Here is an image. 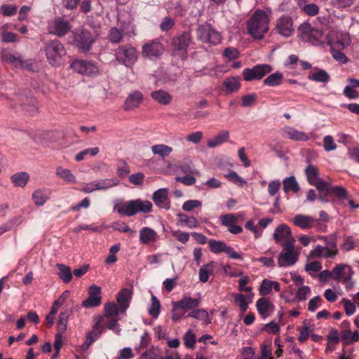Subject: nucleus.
Returning a JSON list of instances; mask_svg holds the SVG:
<instances>
[{"label": "nucleus", "mask_w": 359, "mask_h": 359, "mask_svg": "<svg viewBox=\"0 0 359 359\" xmlns=\"http://www.w3.org/2000/svg\"><path fill=\"white\" fill-rule=\"evenodd\" d=\"M156 232L149 227H143L140 231V241L143 245H147L149 243L155 242L157 239Z\"/></svg>", "instance_id": "nucleus-28"}, {"label": "nucleus", "mask_w": 359, "mask_h": 359, "mask_svg": "<svg viewBox=\"0 0 359 359\" xmlns=\"http://www.w3.org/2000/svg\"><path fill=\"white\" fill-rule=\"evenodd\" d=\"M223 85L228 93L236 92L240 88V79L238 77H229L224 81Z\"/></svg>", "instance_id": "nucleus-38"}, {"label": "nucleus", "mask_w": 359, "mask_h": 359, "mask_svg": "<svg viewBox=\"0 0 359 359\" xmlns=\"http://www.w3.org/2000/svg\"><path fill=\"white\" fill-rule=\"evenodd\" d=\"M152 203L149 201L141 199L131 200L117 208V212L123 216L132 217L139 212L150 213Z\"/></svg>", "instance_id": "nucleus-2"}, {"label": "nucleus", "mask_w": 359, "mask_h": 359, "mask_svg": "<svg viewBox=\"0 0 359 359\" xmlns=\"http://www.w3.org/2000/svg\"><path fill=\"white\" fill-rule=\"evenodd\" d=\"M160 311V302L156 297L152 295L151 297V304L149 309V313L153 318H157L159 315Z\"/></svg>", "instance_id": "nucleus-51"}, {"label": "nucleus", "mask_w": 359, "mask_h": 359, "mask_svg": "<svg viewBox=\"0 0 359 359\" xmlns=\"http://www.w3.org/2000/svg\"><path fill=\"white\" fill-rule=\"evenodd\" d=\"M151 97L161 105H168L172 100V96L164 90H157L151 93Z\"/></svg>", "instance_id": "nucleus-27"}, {"label": "nucleus", "mask_w": 359, "mask_h": 359, "mask_svg": "<svg viewBox=\"0 0 359 359\" xmlns=\"http://www.w3.org/2000/svg\"><path fill=\"white\" fill-rule=\"evenodd\" d=\"M283 76L280 72L271 74L264 80L265 85L269 86H276L282 83Z\"/></svg>", "instance_id": "nucleus-43"}, {"label": "nucleus", "mask_w": 359, "mask_h": 359, "mask_svg": "<svg viewBox=\"0 0 359 359\" xmlns=\"http://www.w3.org/2000/svg\"><path fill=\"white\" fill-rule=\"evenodd\" d=\"M154 203L160 208L169 210L170 201L168 198V190L166 188H161L156 191L152 196Z\"/></svg>", "instance_id": "nucleus-19"}, {"label": "nucleus", "mask_w": 359, "mask_h": 359, "mask_svg": "<svg viewBox=\"0 0 359 359\" xmlns=\"http://www.w3.org/2000/svg\"><path fill=\"white\" fill-rule=\"evenodd\" d=\"M229 139V132L228 130H222L217 133L214 137L209 139L207 142V145L210 148H214L226 142Z\"/></svg>", "instance_id": "nucleus-31"}, {"label": "nucleus", "mask_w": 359, "mask_h": 359, "mask_svg": "<svg viewBox=\"0 0 359 359\" xmlns=\"http://www.w3.org/2000/svg\"><path fill=\"white\" fill-rule=\"evenodd\" d=\"M311 185L315 186L316 189L319 191V192H325L326 194H330V188L329 184L322 180L320 178H318V180L311 182Z\"/></svg>", "instance_id": "nucleus-57"}, {"label": "nucleus", "mask_w": 359, "mask_h": 359, "mask_svg": "<svg viewBox=\"0 0 359 359\" xmlns=\"http://www.w3.org/2000/svg\"><path fill=\"white\" fill-rule=\"evenodd\" d=\"M99 152V148L98 147H93L87 149H84L81 151H80L79 154H77L75 156V160L78 162L81 161L84 159L85 156L87 154H90L91 156H94L97 155Z\"/></svg>", "instance_id": "nucleus-54"}, {"label": "nucleus", "mask_w": 359, "mask_h": 359, "mask_svg": "<svg viewBox=\"0 0 359 359\" xmlns=\"http://www.w3.org/2000/svg\"><path fill=\"white\" fill-rule=\"evenodd\" d=\"M93 320L94 324L92 330L89 331L86 336L84 344L86 348H89V346L100 337L105 329V326L103 325L104 316H95Z\"/></svg>", "instance_id": "nucleus-10"}, {"label": "nucleus", "mask_w": 359, "mask_h": 359, "mask_svg": "<svg viewBox=\"0 0 359 359\" xmlns=\"http://www.w3.org/2000/svg\"><path fill=\"white\" fill-rule=\"evenodd\" d=\"M72 313V310L66 309L60 312L57 322V329L60 333H64L67 330L68 318Z\"/></svg>", "instance_id": "nucleus-34"}, {"label": "nucleus", "mask_w": 359, "mask_h": 359, "mask_svg": "<svg viewBox=\"0 0 359 359\" xmlns=\"http://www.w3.org/2000/svg\"><path fill=\"white\" fill-rule=\"evenodd\" d=\"M177 216L180 222L186 224L189 228H195L199 225L198 220L194 217H188L184 213H180Z\"/></svg>", "instance_id": "nucleus-45"}, {"label": "nucleus", "mask_w": 359, "mask_h": 359, "mask_svg": "<svg viewBox=\"0 0 359 359\" xmlns=\"http://www.w3.org/2000/svg\"><path fill=\"white\" fill-rule=\"evenodd\" d=\"M210 250L215 254L226 252L229 257L233 259H242V256L236 252L231 246L226 245L223 241L211 239L208 241Z\"/></svg>", "instance_id": "nucleus-12"}, {"label": "nucleus", "mask_w": 359, "mask_h": 359, "mask_svg": "<svg viewBox=\"0 0 359 359\" xmlns=\"http://www.w3.org/2000/svg\"><path fill=\"white\" fill-rule=\"evenodd\" d=\"M294 242L295 240L292 238L283 243V250L278 258L279 267L292 266L297 262L299 253L294 251Z\"/></svg>", "instance_id": "nucleus-6"}, {"label": "nucleus", "mask_w": 359, "mask_h": 359, "mask_svg": "<svg viewBox=\"0 0 359 359\" xmlns=\"http://www.w3.org/2000/svg\"><path fill=\"white\" fill-rule=\"evenodd\" d=\"M186 317H191L198 320L204 321L206 323H210L208 313L205 309H195L194 310L191 311V312L189 313Z\"/></svg>", "instance_id": "nucleus-42"}, {"label": "nucleus", "mask_w": 359, "mask_h": 359, "mask_svg": "<svg viewBox=\"0 0 359 359\" xmlns=\"http://www.w3.org/2000/svg\"><path fill=\"white\" fill-rule=\"evenodd\" d=\"M341 338L343 343L348 345L359 341V332L355 331L352 333L350 329L343 330L341 332Z\"/></svg>", "instance_id": "nucleus-35"}, {"label": "nucleus", "mask_w": 359, "mask_h": 359, "mask_svg": "<svg viewBox=\"0 0 359 359\" xmlns=\"http://www.w3.org/2000/svg\"><path fill=\"white\" fill-rule=\"evenodd\" d=\"M142 100L143 95L140 90L133 91L126 97L123 104V109L125 111H130L136 109L142 103Z\"/></svg>", "instance_id": "nucleus-21"}, {"label": "nucleus", "mask_w": 359, "mask_h": 359, "mask_svg": "<svg viewBox=\"0 0 359 359\" xmlns=\"http://www.w3.org/2000/svg\"><path fill=\"white\" fill-rule=\"evenodd\" d=\"M283 184L285 192H287L288 191L297 192L299 190V184L294 176H290L283 180Z\"/></svg>", "instance_id": "nucleus-40"}, {"label": "nucleus", "mask_w": 359, "mask_h": 359, "mask_svg": "<svg viewBox=\"0 0 359 359\" xmlns=\"http://www.w3.org/2000/svg\"><path fill=\"white\" fill-rule=\"evenodd\" d=\"M272 71L271 65L267 64L257 65L252 68H245L243 69V76L244 80L250 81L252 80H260L266 74Z\"/></svg>", "instance_id": "nucleus-8"}, {"label": "nucleus", "mask_w": 359, "mask_h": 359, "mask_svg": "<svg viewBox=\"0 0 359 359\" xmlns=\"http://www.w3.org/2000/svg\"><path fill=\"white\" fill-rule=\"evenodd\" d=\"M351 44V39L348 37H344L342 39L336 41H330L329 45L331 49L344 50Z\"/></svg>", "instance_id": "nucleus-47"}, {"label": "nucleus", "mask_w": 359, "mask_h": 359, "mask_svg": "<svg viewBox=\"0 0 359 359\" xmlns=\"http://www.w3.org/2000/svg\"><path fill=\"white\" fill-rule=\"evenodd\" d=\"M196 39L203 43L217 45L221 41L220 33L209 23L199 25L196 29Z\"/></svg>", "instance_id": "nucleus-7"}, {"label": "nucleus", "mask_w": 359, "mask_h": 359, "mask_svg": "<svg viewBox=\"0 0 359 359\" xmlns=\"http://www.w3.org/2000/svg\"><path fill=\"white\" fill-rule=\"evenodd\" d=\"M256 307L259 313L264 318L269 316V311H273L274 309L273 304L266 297L259 299L257 301Z\"/></svg>", "instance_id": "nucleus-26"}, {"label": "nucleus", "mask_w": 359, "mask_h": 359, "mask_svg": "<svg viewBox=\"0 0 359 359\" xmlns=\"http://www.w3.org/2000/svg\"><path fill=\"white\" fill-rule=\"evenodd\" d=\"M1 11L4 16H12L17 13L18 7L15 5L3 4Z\"/></svg>", "instance_id": "nucleus-62"}, {"label": "nucleus", "mask_w": 359, "mask_h": 359, "mask_svg": "<svg viewBox=\"0 0 359 359\" xmlns=\"http://www.w3.org/2000/svg\"><path fill=\"white\" fill-rule=\"evenodd\" d=\"M75 45L81 53H87L90 50L94 39L88 30H81L75 36Z\"/></svg>", "instance_id": "nucleus-15"}, {"label": "nucleus", "mask_w": 359, "mask_h": 359, "mask_svg": "<svg viewBox=\"0 0 359 359\" xmlns=\"http://www.w3.org/2000/svg\"><path fill=\"white\" fill-rule=\"evenodd\" d=\"M95 182L97 190L107 189L117 184V182L110 179H102Z\"/></svg>", "instance_id": "nucleus-53"}, {"label": "nucleus", "mask_w": 359, "mask_h": 359, "mask_svg": "<svg viewBox=\"0 0 359 359\" xmlns=\"http://www.w3.org/2000/svg\"><path fill=\"white\" fill-rule=\"evenodd\" d=\"M20 106L28 114L33 115L38 111L36 100L31 95H20L18 97Z\"/></svg>", "instance_id": "nucleus-20"}, {"label": "nucleus", "mask_w": 359, "mask_h": 359, "mask_svg": "<svg viewBox=\"0 0 359 359\" xmlns=\"http://www.w3.org/2000/svg\"><path fill=\"white\" fill-rule=\"evenodd\" d=\"M221 224L226 226L228 231L233 234H238L242 232L241 226L236 225L237 217L233 214H226L220 217Z\"/></svg>", "instance_id": "nucleus-22"}, {"label": "nucleus", "mask_w": 359, "mask_h": 359, "mask_svg": "<svg viewBox=\"0 0 359 359\" xmlns=\"http://www.w3.org/2000/svg\"><path fill=\"white\" fill-rule=\"evenodd\" d=\"M151 152L154 155H158L161 158L169 156L172 152V148L166 144H155L151 147Z\"/></svg>", "instance_id": "nucleus-37"}, {"label": "nucleus", "mask_w": 359, "mask_h": 359, "mask_svg": "<svg viewBox=\"0 0 359 359\" xmlns=\"http://www.w3.org/2000/svg\"><path fill=\"white\" fill-rule=\"evenodd\" d=\"M278 32L286 37L290 36L294 32L292 18L288 15H283L276 22Z\"/></svg>", "instance_id": "nucleus-18"}, {"label": "nucleus", "mask_w": 359, "mask_h": 359, "mask_svg": "<svg viewBox=\"0 0 359 359\" xmlns=\"http://www.w3.org/2000/svg\"><path fill=\"white\" fill-rule=\"evenodd\" d=\"M191 36L189 32H184L180 35L173 38L172 46L177 50L187 52V48L191 42Z\"/></svg>", "instance_id": "nucleus-24"}, {"label": "nucleus", "mask_w": 359, "mask_h": 359, "mask_svg": "<svg viewBox=\"0 0 359 359\" xmlns=\"http://www.w3.org/2000/svg\"><path fill=\"white\" fill-rule=\"evenodd\" d=\"M200 304L199 298L184 296L181 300L172 302V318L177 321L183 318L188 311H193Z\"/></svg>", "instance_id": "nucleus-5"}, {"label": "nucleus", "mask_w": 359, "mask_h": 359, "mask_svg": "<svg viewBox=\"0 0 359 359\" xmlns=\"http://www.w3.org/2000/svg\"><path fill=\"white\" fill-rule=\"evenodd\" d=\"M43 50L48 62L53 66L60 65L67 54L64 46L58 40H53L45 43Z\"/></svg>", "instance_id": "nucleus-3"}, {"label": "nucleus", "mask_w": 359, "mask_h": 359, "mask_svg": "<svg viewBox=\"0 0 359 359\" xmlns=\"http://www.w3.org/2000/svg\"><path fill=\"white\" fill-rule=\"evenodd\" d=\"M348 267L349 266L344 264H339L336 265L332 271V273H333L332 278L336 280H339L343 277L345 268Z\"/></svg>", "instance_id": "nucleus-52"}, {"label": "nucleus", "mask_w": 359, "mask_h": 359, "mask_svg": "<svg viewBox=\"0 0 359 359\" xmlns=\"http://www.w3.org/2000/svg\"><path fill=\"white\" fill-rule=\"evenodd\" d=\"M330 51H331L332 57L335 60H337L342 64H346L348 62V57L340 50L330 49Z\"/></svg>", "instance_id": "nucleus-64"}, {"label": "nucleus", "mask_w": 359, "mask_h": 359, "mask_svg": "<svg viewBox=\"0 0 359 359\" xmlns=\"http://www.w3.org/2000/svg\"><path fill=\"white\" fill-rule=\"evenodd\" d=\"M315 221L313 217L304 215H297L293 219L294 224L303 229L311 228Z\"/></svg>", "instance_id": "nucleus-29"}, {"label": "nucleus", "mask_w": 359, "mask_h": 359, "mask_svg": "<svg viewBox=\"0 0 359 359\" xmlns=\"http://www.w3.org/2000/svg\"><path fill=\"white\" fill-rule=\"evenodd\" d=\"M1 61L8 63L15 67H22L32 70V64L22 60L20 55H15L7 48L2 49L0 55Z\"/></svg>", "instance_id": "nucleus-9"}, {"label": "nucleus", "mask_w": 359, "mask_h": 359, "mask_svg": "<svg viewBox=\"0 0 359 359\" xmlns=\"http://www.w3.org/2000/svg\"><path fill=\"white\" fill-rule=\"evenodd\" d=\"M132 297V292L128 288L122 289L117 294L116 300L119 306L120 311L124 313L129 306V302Z\"/></svg>", "instance_id": "nucleus-25"}, {"label": "nucleus", "mask_w": 359, "mask_h": 359, "mask_svg": "<svg viewBox=\"0 0 359 359\" xmlns=\"http://www.w3.org/2000/svg\"><path fill=\"white\" fill-rule=\"evenodd\" d=\"M29 175L25 172H18L11 176V180L15 186L24 187L29 180Z\"/></svg>", "instance_id": "nucleus-39"}, {"label": "nucleus", "mask_w": 359, "mask_h": 359, "mask_svg": "<svg viewBox=\"0 0 359 359\" xmlns=\"http://www.w3.org/2000/svg\"><path fill=\"white\" fill-rule=\"evenodd\" d=\"M32 198L36 205L41 206L46 203L48 196L41 190H36L33 193Z\"/></svg>", "instance_id": "nucleus-50"}, {"label": "nucleus", "mask_w": 359, "mask_h": 359, "mask_svg": "<svg viewBox=\"0 0 359 359\" xmlns=\"http://www.w3.org/2000/svg\"><path fill=\"white\" fill-rule=\"evenodd\" d=\"M68 291L63 292L53 304L50 311L53 313H56L59 308L64 304L67 297Z\"/></svg>", "instance_id": "nucleus-56"}, {"label": "nucleus", "mask_w": 359, "mask_h": 359, "mask_svg": "<svg viewBox=\"0 0 359 359\" xmlns=\"http://www.w3.org/2000/svg\"><path fill=\"white\" fill-rule=\"evenodd\" d=\"M269 17L266 12L256 10L247 23L248 32L254 39H262L269 31Z\"/></svg>", "instance_id": "nucleus-1"}, {"label": "nucleus", "mask_w": 359, "mask_h": 359, "mask_svg": "<svg viewBox=\"0 0 359 359\" xmlns=\"http://www.w3.org/2000/svg\"><path fill=\"white\" fill-rule=\"evenodd\" d=\"M330 193L337 196L338 198L344 199L348 198V193L345 188L341 187H330Z\"/></svg>", "instance_id": "nucleus-60"}, {"label": "nucleus", "mask_w": 359, "mask_h": 359, "mask_svg": "<svg viewBox=\"0 0 359 359\" xmlns=\"http://www.w3.org/2000/svg\"><path fill=\"white\" fill-rule=\"evenodd\" d=\"M131 36L135 35V30L133 26L128 24L126 26L121 25V29L112 27L108 33V40L112 43H118L123 40V35Z\"/></svg>", "instance_id": "nucleus-13"}, {"label": "nucleus", "mask_w": 359, "mask_h": 359, "mask_svg": "<svg viewBox=\"0 0 359 359\" xmlns=\"http://www.w3.org/2000/svg\"><path fill=\"white\" fill-rule=\"evenodd\" d=\"M116 60L128 68H131L139 56L137 49L130 44L119 46L114 51Z\"/></svg>", "instance_id": "nucleus-4"}, {"label": "nucleus", "mask_w": 359, "mask_h": 359, "mask_svg": "<svg viewBox=\"0 0 359 359\" xmlns=\"http://www.w3.org/2000/svg\"><path fill=\"white\" fill-rule=\"evenodd\" d=\"M120 309L114 302H109L104 304V318H114L118 316Z\"/></svg>", "instance_id": "nucleus-41"}, {"label": "nucleus", "mask_w": 359, "mask_h": 359, "mask_svg": "<svg viewBox=\"0 0 359 359\" xmlns=\"http://www.w3.org/2000/svg\"><path fill=\"white\" fill-rule=\"evenodd\" d=\"M202 203L198 200H189L185 201L182 205V209L184 211H191L194 208L201 207Z\"/></svg>", "instance_id": "nucleus-63"}, {"label": "nucleus", "mask_w": 359, "mask_h": 359, "mask_svg": "<svg viewBox=\"0 0 359 359\" xmlns=\"http://www.w3.org/2000/svg\"><path fill=\"white\" fill-rule=\"evenodd\" d=\"M55 175L68 183L75 184L76 182V177L69 169L64 168L62 167H57L55 171Z\"/></svg>", "instance_id": "nucleus-36"}, {"label": "nucleus", "mask_w": 359, "mask_h": 359, "mask_svg": "<svg viewBox=\"0 0 359 359\" xmlns=\"http://www.w3.org/2000/svg\"><path fill=\"white\" fill-rule=\"evenodd\" d=\"M305 173L310 184H311V182H315L320 178L318 176V168L311 163L307 165L305 170Z\"/></svg>", "instance_id": "nucleus-44"}, {"label": "nucleus", "mask_w": 359, "mask_h": 359, "mask_svg": "<svg viewBox=\"0 0 359 359\" xmlns=\"http://www.w3.org/2000/svg\"><path fill=\"white\" fill-rule=\"evenodd\" d=\"M48 29L50 34L57 36H62L70 31L71 26L69 21L65 20L62 18H58L49 25Z\"/></svg>", "instance_id": "nucleus-17"}, {"label": "nucleus", "mask_w": 359, "mask_h": 359, "mask_svg": "<svg viewBox=\"0 0 359 359\" xmlns=\"http://www.w3.org/2000/svg\"><path fill=\"white\" fill-rule=\"evenodd\" d=\"M235 302L239 306L243 313L246 311L248 307V302L243 294L241 293L236 294L235 295Z\"/></svg>", "instance_id": "nucleus-59"}, {"label": "nucleus", "mask_w": 359, "mask_h": 359, "mask_svg": "<svg viewBox=\"0 0 359 359\" xmlns=\"http://www.w3.org/2000/svg\"><path fill=\"white\" fill-rule=\"evenodd\" d=\"M320 239L323 240L327 248L337 249V243L338 240V236L336 233H331L328 236H322L320 237Z\"/></svg>", "instance_id": "nucleus-46"}, {"label": "nucleus", "mask_w": 359, "mask_h": 359, "mask_svg": "<svg viewBox=\"0 0 359 359\" xmlns=\"http://www.w3.org/2000/svg\"><path fill=\"white\" fill-rule=\"evenodd\" d=\"M163 50V46L159 41H153L142 46V55L144 57L153 59L162 55Z\"/></svg>", "instance_id": "nucleus-16"}, {"label": "nucleus", "mask_w": 359, "mask_h": 359, "mask_svg": "<svg viewBox=\"0 0 359 359\" xmlns=\"http://www.w3.org/2000/svg\"><path fill=\"white\" fill-rule=\"evenodd\" d=\"M273 238L276 243H279L284 239L288 241L293 238L291 236L290 227L285 224H280L276 229L273 233Z\"/></svg>", "instance_id": "nucleus-30"}, {"label": "nucleus", "mask_w": 359, "mask_h": 359, "mask_svg": "<svg viewBox=\"0 0 359 359\" xmlns=\"http://www.w3.org/2000/svg\"><path fill=\"white\" fill-rule=\"evenodd\" d=\"M56 267L59 270L57 274L59 278L65 283H69L72 279L71 268L69 266L60 263L56 264Z\"/></svg>", "instance_id": "nucleus-32"}, {"label": "nucleus", "mask_w": 359, "mask_h": 359, "mask_svg": "<svg viewBox=\"0 0 359 359\" xmlns=\"http://www.w3.org/2000/svg\"><path fill=\"white\" fill-rule=\"evenodd\" d=\"M329 74L323 69H319L317 72L309 76V79L318 82L326 83L330 80Z\"/></svg>", "instance_id": "nucleus-49"}, {"label": "nucleus", "mask_w": 359, "mask_h": 359, "mask_svg": "<svg viewBox=\"0 0 359 359\" xmlns=\"http://www.w3.org/2000/svg\"><path fill=\"white\" fill-rule=\"evenodd\" d=\"M215 264L214 262H211L207 264L202 266L199 269V280L202 283H206L209 279V276L213 273Z\"/></svg>", "instance_id": "nucleus-33"}, {"label": "nucleus", "mask_w": 359, "mask_h": 359, "mask_svg": "<svg viewBox=\"0 0 359 359\" xmlns=\"http://www.w3.org/2000/svg\"><path fill=\"white\" fill-rule=\"evenodd\" d=\"M323 147L326 151H330L337 149V144L331 135H326L323 139Z\"/></svg>", "instance_id": "nucleus-61"}, {"label": "nucleus", "mask_w": 359, "mask_h": 359, "mask_svg": "<svg viewBox=\"0 0 359 359\" xmlns=\"http://www.w3.org/2000/svg\"><path fill=\"white\" fill-rule=\"evenodd\" d=\"M71 67L75 72L83 75L93 76L99 72L98 67L93 62L88 60H75Z\"/></svg>", "instance_id": "nucleus-11"}, {"label": "nucleus", "mask_w": 359, "mask_h": 359, "mask_svg": "<svg viewBox=\"0 0 359 359\" xmlns=\"http://www.w3.org/2000/svg\"><path fill=\"white\" fill-rule=\"evenodd\" d=\"M313 30V29L309 23H303L298 27V32L304 40L311 39Z\"/></svg>", "instance_id": "nucleus-48"}, {"label": "nucleus", "mask_w": 359, "mask_h": 359, "mask_svg": "<svg viewBox=\"0 0 359 359\" xmlns=\"http://www.w3.org/2000/svg\"><path fill=\"white\" fill-rule=\"evenodd\" d=\"M101 302V287L93 285L88 288V297L82 302L81 306L84 308L90 309L99 306Z\"/></svg>", "instance_id": "nucleus-14"}, {"label": "nucleus", "mask_w": 359, "mask_h": 359, "mask_svg": "<svg viewBox=\"0 0 359 359\" xmlns=\"http://www.w3.org/2000/svg\"><path fill=\"white\" fill-rule=\"evenodd\" d=\"M223 56L226 57L229 60H233L239 57V51L236 48L228 47L224 49Z\"/></svg>", "instance_id": "nucleus-58"}, {"label": "nucleus", "mask_w": 359, "mask_h": 359, "mask_svg": "<svg viewBox=\"0 0 359 359\" xmlns=\"http://www.w3.org/2000/svg\"><path fill=\"white\" fill-rule=\"evenodd\" d=\"M282 135L293 141H307L309 136L307 133L298 130L297 129L291 127L285 126L282 130Z\"/></svg>", "instance_id": "nucleus-23"}, {"label": "nucleus", "mask_w": 359, "mask_h": 359, "mask_svg": "<svg viewBox=\"0 0 359 359\" xmlns=\"http://www.w3.org/2000/svg\"><path fill=\"white\" fill-rule=\"evenodd\" d=\"M184 343L187 348H193L196 344V337L194 332L189 330L184 336Z\"/></svg>", "instance_id": "nucleus-55"}]
</instances>
